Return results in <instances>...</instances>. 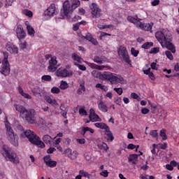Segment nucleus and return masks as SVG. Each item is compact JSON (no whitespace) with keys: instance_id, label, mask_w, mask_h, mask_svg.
I'll return each instance as SVG.
<instances>
[{"instance_id":"obj_1","label":"nucleus","mask_w":179,"mask_h":179,"mask_svg":"<svg viewBox=\"0 0 179 179\" xmlns=\"http://www.w3.org/2000/svg\"><path fill=\"white\" fill-rule=\"evenodd\" d=\"M14 107L16 111L20 113V115H24L27 122L32 124H37L36 110H34V109L27 110L24 106L18 104H15Z\"/></svg>"},{"instance_id":"obj_2","label":"nucleus","mask_w":179,"mask_h":179,"mask_svg":"<svg viewBox=\"0 0 179 179\" xmlns=\"http://www.w3.org/2000/svg\"><path fill=\"white\" fill-rule=\"evenodd\" d=\"M21 138H27L29 142L32 143V145H35L38 146V148H41V149H44L45 148V144L43 142L38 136L34 133V131L31 130H27L20 134Z\"/></svg>"},{"instance_id":"obj_3","label":"nucleus","mask_w":179,"mask_h":179,"mask_svg":"<svg viewBox=\"0 0 179 179\" xmlns=\"http://www.w3.org/2000/svg\"><path fill=\"white\" fill-rule=\"evenodd\" d=\"M80 5L79 0L65 1L63 3V13L67 19H71V15Z\"/></svg>"},{"instance_id":"obj_4","label":"nucleus","mask_w":179,"mask_h":179,"mask_svg":"<svg viewBox=\"0 0 179 179\" xmlns=\"http://www.w3.org/2000/svg\"><path fill=\"white\" fill-rule=\"evenodd\" d=\"M5 125L6 128L7 138L10 143L13 145V146H19V137L17 136V134H15L13 129L10 127V124L6 122Z\"/></svg>"},{"instance_id":"obj_5","label":"nucleus","mask_w":179,"mask_h":179,"mask_svg":"<svg viewBox=\"0 0 179 179\" xmlns=\"http://www.w3.org/2000/svg\"><path fill=\"white\" fill-rule=\"evenodd\" d=\"M3 57H4L0 69V73L4 76H9V74L10 73V64H9V61L8 60L9 53L7 52H3Z\"/></svg>"},{"instance_id":"obj_6","label":"nucleus","mask_w":179,"mask_h":179,"mask_svg":"<svg viewBox=\"0 0 179 179\" xmlns=\"http://www.w3.org/2000/svg\"><path fill=\"white\" fill-rule=\"evenodd\" d=\"M2 154L4 157L8 159V161L13 163V164H19V157L14 151L3 148Z\"/></svg>"},{"instance_id":"obj_7","label":"nucleus","mask_w":179,"mask_h":179,"mask_svg":"<svg viewBox=\"0 0 179 179\" xmlns=\"http://www.w3.org/2000/svg\"><path fill=\"white\" fill-rule=\"evenodd\" d=\"M101 77L103 78V79H105V80H109L111 85L118 84V75H116L108 71H105L101 75Z\"/></svg>"},{"instance_id":"obj_8","label":"nucleus","mask_w":179,"mask_h":179,"mask_svg":"<svg viewBox=\"0 0 179 179\" xmlns=\"http://www.w3.org/2000/svg\"><path fill=\"white\" fill-rule=\"evenodd\" d=\"M118 55L124 61L129 65H131V59H129V55L128 54V50H127V48L125 46H120L118 48Z\"/></svg>"},{"instance_id":"obj_9","label":"nucleus","mask_w":179,"mask_h":179,"mask_svg":"<svg viewBox=\"0 0 179 179\" xmlns=\"http://www.w3.org/2000/svg\"><path fill=\"white\" fill-rule=\"evenodd\" d=\"M57 76L59 78H69L73 76V72L72 71H68L66 69L60 68L57 70Z\"/></svg>"},{"instance_id":"obj_10","label":"nucleus","mask_w":179,"mask_h":179,"mask_svg":"<svg viewBox=\"0 0 179 179\" xmlns=\"http://www.w3.org/2000/svg\"><path fill=\"white\" fill-rule=\"evenodd\" d=\"M89 119L90 120L86 122L87 124H89L90 121L92 122H97L101 121V118H100L99 115L96 114V111L93 108L90 110Z\"/></svg>"},{"instance_id":"obj_11","label":"nucleus","mask_w":179,"mask_h":179,"mask_svg":"<svg viewBox=\"0 0 179 179\" xmlns=\"http://www.w3.org/2000/svg\"><path fill=\"white\" fill-rule=\"evenodd\" d=\"M91 13L94 19L100 17V16H101V9L99 8V6H97V4L93 3L91 6Z\"/></svg>"},{"instance_id":"obj_12","label":"nucleus","mask_w":179,"mask_h":179,"mask_svg":"<svg viewBox=\"0 0 179 179\" xmlns=\"http://www.w3.org/2000/svg\"><path fill=\"white\" fill-rule=\"evenodd\" d=\"M55 15H57V7H55V4L52 3L44 12V16H48V17H52V16Z\"/></svg>"},{"instance_id":"obj_13","label":"nucleus","mask_w":179,"mask_h":179,"mask_svg":"<svg viewBox=\"0 0 179 179\" xmlns=\"http://www.w3.org/2000/svg\"><path fill=\"white\" fill-rule=\"evenodd\" d=\"M31 92L34 96H38L39 97H45V94H47L45 90L40 87H35Z\"/></svg>"},{"instance_id":"obj_14","label":"nucleus","mask_w":179,"mask_h":179,"mask_svg":"<svg viewBox=\"0 0 179 179\" xmlns=\"http://www.w3.org/2000/svg\"><path fill=\"white\" fill-rule=\"evenodd\" d=\"M57 57H51L49 61V66L48 67V71L49 72H55L57 71Z\"/></svg>"},{"instance_id":"obj_15","label":"nucleus","mask_w":179,"mask_h":179,"mask_svg":"<svg viewBox=\"0 0 179 179\" xmlns=\"http://www.w3.org/2000/svg\"><path fill=\"white\" fill-rule=\"evenodd\" d=\"M155 37L157 40H158L159 43H160L161 45L162 46H163V44H164L165 41H167L166 36H164V34L162 31H157L155 33Z\"/></svg>"},{"instance_id":"obj_16","label":"nucleus","mask_w":179,"mask_h":179,"mask_svg":"<svg viewBox=\"0 0 179 179\" xmlns=\"http://www.w3.org/2000/svg\"><path fill=\"white\" fill-rule=\"evenodd\" d=\"M6 48L7 51H9L10 54H13L14 55H16L17 54V47L16 45H13V43L8 42L6 45Z\"/></svg>"},{"instance_id":"obj_17","label":"nucleus","mask_w":179,"mask_h":179,"mask_svg":"<svg viewBox=\"0 0 179 179\" xmlns=\"http://www.w3.org/2000/svg\"><path fill=\"white\" fill-rule=\"evenodd\" d=\"M94 62H96V64H98L99 65H101L107 61V58L106 56L101 55V56H94L93 58Z\"/></svg>"},{"instance_id":"obj_18","label":"nucleus","mask_w":179,"mask_h":179,"mask_svg":"<svg viewBox=\"0 0 179 179\" xmlns=\"http://www.w3.org/2000/svg\"><path fill=\"white\" fill-rule=\"evenodd\" d=\"M164 48H167V50H169L171 51L173 54H176V47H174V45L171 43V42L166 41L163 43V45H162Z\"/></svg>"},{"instance_id":"obj_19","label":"nucleus","mask_w":179,"mask_h":179,"mask_svg":"<svg viewBox=\"0 0 179 179\" xmlns=\"http://www.w3.org/2000/svg\"><path fill=\"white\" fill-rule=\"evenodd\" d=\"M139 27L142 29V30H145V31H150L152 33V27H153V23H142L140 22Z\"/></svg>"},{"instance_id":"obj_20","label":"nucleus","mask_w":179,"mask_h":179,"mask_svg":"<svg viewBox=\"0 0 179 179\" xmlns=\"http://www.w3.org/2000/svg\"><path fill=\"white\" fill-rule=\"evenodd\" d=\"M16 34L17 38L20 40H23V38L26 37V32H24L23 28L17 27L16 29Z\"/></svg>"},{"instance_id":"obj_21","label":"nucleus","mask_w":179,"mask_h":179,"mask_svg":"<svg viewBox=\"0 0 179 179\" xmlns=\"http://www.w3.org/2000/svg\"><path fill=\"white\" fill-rule=\"evenodd\" d=\"M98 108L102 113H107L108 111V107H107V105L101 100L98 101Z\"/></svg>"},{"instance_id":"obj_22","label":"nucleus","mask_w":179,"mask_h":179,"mask_svg":"<svg viewBox=\"0 0 179 179\" xmlns=\"http://www.w3.org/2000/svg\"><path fill=\"white\" fill-rule=\"evenodd\" d=\"M60 114L62 115V117H64V118H68L67 114H68V111L69 109L67 107L65 106V105L64 103H62L60 105Z\"/></svg>"},{"instance_id":"obj_23","label":"nucleus","mask_w":179,"mask_h":179,"mask_svg":"<svg viewBox=\"0 0 179 179\" xmlns=\"http://www.w3.org/2000/svg\"><path fill=\"white\" fill-rule=\"evenodd\" d=\"M85 40H87V41H90V43H92V44H94V45H97L99 44V42H97V40L94 39L92 34L87 33L85 38Z\"/></svg>"},{"instance_id":"obj_24","label":"nucleus","mask_w":179,"mask_h":179,"mask_svg":"<svg viewBox=\"0 0 179 179\" xmlns=\"http://www.w3.org/2000/svg\"><path fill=\"white\" fill-rule=\"evenodd\" d=\"M46 103L51 104V106H58V102H57L56 99H51L50 96H48L47 94L43 96Z\"/></svg>"},{"instance_id":"obj_25","label":"nucleus","mask_w":179,"mask_h":179,"mask_svg":"<svg viewBox=\"0 0 179 179\" xmlns=\"http://www.w3.org/2000/svg\"><path fill=\"white\" fill-rule=\"evenodd\" d=\"M25 25L27 26V30L29 36H31V37H34L36 31H34L33 27L29 24V22H26Z\"/></svg>"},{"instance_id":"obj_26","label":"nucleus","mask_w":179,"mask_h":179,"mask_svg":"<svg viewBox=\"0 0 179 179\" xmlns=\"http://www.w3.org/2000/svg\"><path fill=\"white\" fill-rule=\"evenodd\" d=\"M65 153L66 155L67 153H69V155H67L68 157H69L70 159H71V160H75V159H76L78 157V155L76 154V151H73L71 149H67L65 150Z\"/></svg>"},{"instance_id":"obj_27","label":"nucleus","mask_w":179,"mask_h":179,"mask_svg":"<svg viewBox=\"0 0 179 179\" xmlns=\"http://www.w3.org/2000/svg\"><path fill=\"white\" fill-rule=\"evenodd\" d=\"M128 160L129 162L132 163V164H136V163H138V155H130L129 157H128Z\"/></svg>"},{"instance_id":"obj_28","label":"nucleus","mask_w":179,"mask_h":179,"mask_svg":"<svg viewBox=\"0 0 179 179\" xmlns=\"http://www.w3.org/2000/svg\"><path fill=\"white\" fill-rule=\"evenodd\" d=\"M83 92H86V87H85V81L80 83V88L77 90V94L80 96Z\"/></svg>"},{"instance_id":"obj_29","label":"nucleus","mask_w":179,"mask_h":179,"mask_svg":"<svg viewBox=\"0 0 179 179\" xmlns=\"http://www.w3.org/2000/svg\"><path fill=\"white\" fill-rule=\"evenodd\" d=\"M127 20L128 22L134 23V24H136V23H141V18H138V17H134L133 16L129 15L127 16Z\"/></svg>"},{"instance_id":"obj_30","label":"nucleus","mask_w":179,"mask_h":179,"mask_svg":"<svg viewBox=\"0 0 179 179\" xmlns=\"http://www.w3.org/2000/svg\"><path fill=\"white\" fill-rule=\"evenodd\" d=\"M42 139L46 145H51V142H52V137L48 134L44 135Z\"/></svg>"},{"instance_id":"obj_31","label":"nucleus","mask_w":179,"mask_h":179,"mask_svg":"<svg viewBox=\"0 0 179 179\" xmlns=\"http://www.w3.org/2000/svg\"><path fill=\"white\" fill-rule=\"evenodd\" d=\"M94 127L96 128H100V129H105V131H108V126L106 123H100V122H96L94 123Z\"/></svg>"},{"instance_id":"obj_32","label":"nucleus","mask_w":179,"mask_h":179,"mask_svg":"<svg viewBox=\"0 0 179 179\" xmlns=\"http://www.w3.org/2000/svg\"><path fill=\"white\" fill-rule=\"evenodd\" d=\"M98 149H100V150H105V152H107L108 150V145H107V143L102 142L97 145Z\"/></svg>"},{"instance_id":"obj_33","label":"nucleus","mask_w":179,"mask_h":179,"mask_svg":"<svg viewBox=\"0 0 179 179\" xmlns=\"http://www.w3.org/2000/svg\"><path fill=\"white\" fill-rule=\"evenodd\" d=\"M105 135L108 137V141H110V142H113L114 141V136L113 135V133L111 131H110V127L108 128V130H106Z\"/></svg>"},{"instance_id":"obj_34","label":"nucleus","mask_w":179,"mask_h":179,"mask_svg":"<svg viewBox=\"0 0 179 179\" xmlns=\"http://www.w3.org/2000/svg\"><path fill=\"white\" fill-rule=\"evenodd\" d=\"M69 87V85L66 81L62 80L59 85L61 90H66Z\"/></svg>"},{"instance_id":"obj_35","label":"nucleus","mask_w":179,"mask_h":179,"mask_svg":"<svg viewBox=\"0 0 179 179\" xmlns=\"http://www.w3.org/2000/svg\"><path fill=\"white\" fill-rule=\"evenodd\" d=\"M71 57L73 59V61H76L79 64H82V61H83V59H82V57H80V56L78 55V54L76 53H73Z\"/></svg>"},{"instance_id":"obj_36","label":"nucleus","mask_w":179,"mask_h":179,"mask_svg":"<svg viewBox=\"0 0 179 179\" xmlns=\"http://www.w3.org/2000/svg\"><path fill=\"white\" fill-rule=\"evenodd\" d=\"M22 13L28 17H33V12L29 9L22 10Z\"/></svg>"},{"instance_id":"obj_37","label":"nucleus","mask_w":179,"mask_h":179,"mask_svg":"<svg viewBox=\"0 0 179 179\" xmlns=\"http://www.w3.org/2000/svg\"><path fill=\"white\" fill-rule=\"evenodd\" d=\"M142 48H144V50H149L151 47H153V43L152 42H146L144 44L142 45Z\"/></svg>"},{"instance_id":"obj_38","label":"nucleus","mask_w":179,"mask_h":179,"mask_svg":"<svg viewBox=\"0 0 179 179\" xmlns=\"http://www.w3.org/2000/svg\"><path fill=\"white\" fill-rule=\"evenodd\" d=\"M85 108H86L85 106H82V108L79 109L78 113L80 115H81V117H83L84 115H87V111Z\"/></svg>"},{"instance_id":"obj_39","label":"nucleus","mask_w":179,"mask_h":179,"mask_svg":"<svg viewBox=\"0 0 179 179\" xmlns=\"http://www.w3.org/2000/svg\"><path fill=\"white\" fill-rule=\"evenodd\" d=\"M96 87L97 89H101V90H103L104 92H107L108 90V87L106 85H103L102 84H100V83H97L96 85Z\"/></svg>"},{"instance_id":"obj_40","label":"nucleus","mask_w":179,"mask_h":179,"mask_svg":"<svg viewBox=\"0 0 179 179\" xmlns=\"http://www.w3.org/2000/svg\"><path fill=\"white\" fill-rule=\"evenodd\" d=\"M130 97H131V99H134V100H137V101H141V96H139V95H138V94H136V92H131L130 94Z\"/></svg>"},{"instance_id":"obj_41","label":"nucleus","mask_w":179,"mask_h":179,"mask_svg":"<svg viewBox=\"0 0 179 179\" xmlns=\"http://www.w3.org/2000/svg\"><path fill=\"white\" fill-rule=\"evenodd\" d=\"M79 174L81 175V177H86L87 178H90V173H89L83 170L80 171Z\"/></svg>"},{"instance_id":"obj_42","label":"nucleus","mask_w":179,"mask_h":179,"mask_svg":"<svg viewBox=\"0 0 179 179\" xmlns=\"http://www.w3.org/2000/svg\"><path fill=\"white\" fill-rule=\"evenodd\" d=\"M160 136L162 138V141H166L167 134H166V130L162 129L160 131Z\"/></svg>"},{"instance_id":"obj_43","label":"nucleus","mask_w":179,"mask_h":179,"mask_svg":"<svg viewBox=\"0 0 179 179\" xmlns=\"http://www.w3.org/2000/svg\"><path fill=\"white\" fill-rule=\"evenodd\" d=\"M46 166H48V167H51V168H54L57 166V161H52V159H50V161H49V162H48V164H46Z\"/></svg>"},{"instance_id":"obj_44","label":"nucleus","mask_w":179,"mask_h":179,"mask_svg":"<svg viewBox=\"0 0 179 179\" xmlns=\"http://www.w3.org/2000/svg\"><path fill=\"white\" fill-rule=\"evenodd\" d=\"M60 92H61V90H59V88L57 87H53L51 89V93H52L53 94H59Z\"/></svg>"},{"instance_id":"obj_45","label":"nucleus","mask_w":179,"mask_h":179,"mask_svg":"<svg viewBox=\"0 0 179 179\" xmlns=\"http://www.w3.org/2000/svg\"><path fill=\"white\" fill-rule=\"evenodd\" d=\"M117 83H120L121 85H125L126 81L122 76L118 75L117 76Z\"/></svg>"},{"instance_id":"obj_46","label":"nucleus","mask_w":179,"mask_h":179,"mask_svg":"<svg viewBox=\"0 0 179 179\" xmlns=\"http://www.w3.org/2000/svg\"><path fill=\"white\" fill-rule=\"evenodd\" d=\"M165 55L166 56V57L170 59L171 61H173V59H174V57H173V54H171V52L166 50L165 52Z\"/></svg>"},{"instance_id":"obj_47","label":"nucleus","mask_w":179,"mask_h":179,"mask_svg":"<svg viewBox=\"0 0 179 179\" xmlns=\"http://www.w3.org/2000/svg\"><path fill=\"white\" fill-rule=\"evenodd\" d=\"M150 135L152 138H158L159 134L157 133V130H152L150 131Z\"/></svg>"},{"instance_id":"obj_48","label":"nucleus","mask_w":179,"mask_h":179,"mask_svg":"<svg viewBox=\"0 0 179 179\" xmlns=\"http://www.w3.org/2000/svg\"><path fill=\"white\" fill-rule=\"evenodd\" d=\"M42 80H45V82H50L51 81V76L49 75H44L41 78Z\"/></svg>"},{"instance_id":"obj_49","label":"nucleus","mask_w":179,"mask_h":179,"mask_svg":"<svg viewBox=\"0 0 179 179\" xmlns=\"http://www.w3.org/2000/svg\"><path fill=\"white\" fill-rule=\"evenodd\" d=\"M157 146H159V149H162L163 150H166L167 149V143H159Z\"/></svg>"},{"instance_id":"obj_50","label":"nucleus","mask_w":179,"mask_h":179,"mask_svg":"<svg viewBox=\"0 0 179 179\" xmlns=\"http://www.w3.org/2000/svg\"><path fill=\"white\" fill-rule=\"evenodd\" d=\"M12 3H13V0H6L5 8H9V6H12Z\"/></svg>"},{"instance_id":"obj_51","label":"nucleus","mask_w":179,"mask_h":179,"mask_svg":"<svg viewBox=\"0 0 179 179\" xmlns=\"http://www.w3.org/2000/svg\"><path fill=\"white\" fill-rule=\"evenodd\" d=\"M51 160V156L50 155H46L43 157V161L45 163V164H48Z\"/></svg>"},{"instance_id":"obj_52","label":"nucleus","mask_w":179,"mask_h":179,"mask_svg":"<svg viewBox=\"0 0 179 179\" xmlns=\"http://www.w3.org/2000/svg\"><path fill=\"white\" fill-rule=\"evenodd\" d=\"M113 90L115 92H116V93H117V94H119V96H121V94H122V93H123L122 88H121V87H120V88L115 87L113 89Z\"/></svg>"},{"instance_id":"obj_53","label":"nucleus","mask_w":179,"mask_h":179,"mask_svg":"<svg viewBox=\"0 0 179 179\" xmlns=\"http://www.w3.org/2000/svg\"><path fill=\"white\" fill-rule=\"evenodd\" d=\"M131 55L136 57L139 54V50H135V48H131Z\"/></svg>"},{"instance_id":"obj_54","label":"nucleus","mask_w":179,"mask_h":179,"mask_svg":"<svg viewBox=\"0 0 179 179\" xmlns=\"http://www.w3.org/2000/svg\"><path fill=\"white\" fill-rule=\"evenodd\" d=\"M80 26V23H79V22H78V23H76V24H74L73 25V30L74 31H78V30H79Z\"/></svg>"},{"instance_id":"obj_55","label":"nucleus","mask_w":179,"mask_h":179,"mask_svg":"<svg viewBox=\"0 0 179 179\" xmlns=\"http://www.w3.org/2000/svg\"><path fill=\"white\" fill-rule=\"evenodd\" d=\"M159 48H153L150 51V54H157V52H159Z\"/></svg>"},{"instance_id":"obj_56","label":"nucleus","mask_w":179,"mask_h":179,"mask_svg":"<svg viewBox=\"0 0 179 179\" xmlns=\"http://www.w3.org/2000/svg\"><path fill=\"white\" fill-rule=\"evenodd\" d=\"M84 157L87 162H89L90 159H92V155L90 154V152H85L84 154Z\"/></svg>"},{"instance_id":"obj_57","label":"nucleus","mask_w":179,"mask_h":179,"mask_svg":"<svg viewBox=\"0 0 179 179\" xmlns=\"http://www.w3.org/2000/svg\"><path fill=\"white\" fill-rule=\"evenodd\" d=\"M20 50H26V48H27V43L24 42L22 43H20Z\"/></svg>"},{"instance_id":"obj_58","label":"nucleus","mask_w":179,"mask_h":179,"mask_svg":"<svg viewBox=\"0 0 179 179\" xmlns=\"http://www.w3.org/2000/svg\"><path fill=\"white\" fill-rule=\"evenodd\" d=\"M149 113H150V110L148 108H143L141 109V113L144 115L149 114Z\"/></svg>"},{"instance_id":"obj_59","label":"nucleus","mask_w":179,"mask_h":179,"mask_svg":"<svg viewBox=\"0 0 179 179\" xmlns=\"http://www.w3.org/2000/svg\"><path fill=\"white\" fill-rule=\"evenodd\" d=\"M74 65H76L77 66H78L79 69H80L81 71H86V66H85L82 64L75 63Z\"/></svg>"},{"instance_id":"obj_60","label":"nucleus","mask_w":179,"mask_h":179,"mask_svg":"<svg viewBox=\"0 0 179 179\" xmlns=\"http://www.w3.org/2000/svg\"><path fill=\"white\" fill-rule=\"evenodd\" d=\"M21 96H22L25 99H28V100H31V96H30V94H29L28 93L24 92Z\"/></svg>"},{"instance_id":"obj_61","label":"nucleus","mask_w":179,"mask_h":179,"mask_svg":"<svg viewBox=\"0 0 179 179\" xmlns=\"http://www.w3.org/2000/svg\"><path fill=\"white\" fill-rule=\"evenodd\" d=\"M55 150H57V149H55V148H50L49 149L47 150V153L48 155H51V154L54 153V152H55Z\"/></svg>"},{"instance_id":"obj_62","label":"nucleus","mask_w":179,"mask_h":179,"mask_svg":"<svg viewBox=\"0 0 179 179\" xmlns=\"http://www.w3.org/2000/svg\"><path fill=\"white\" fill-rule=\"evenodd\" d=\"M100 176H102V177H108V171L104 170L100 173Z\"/></svg>"},{"instance_id":"obj_63","label":"nucleus","mask_w":179,"mask_h":179,"mask_svg":"<svg viewBox=\"0 0 179 179\" xmlns=\"http://www.w3.org/2000/svg\"><path fill=\"white\" fill-rule=\"evenodd\" d=\"M98 27L101 30H104V29H110V25H101V24H99V25H98Z\"/></svg>"},{"instance_id":"obj_64","label":"nucleus","mask_w":179,"mask_h":179,"mask_svg":"<svg viewBox=\"0 0 179 179\" xmlns=\"http://www.w3.org/2000/svg\"><path fill=\"white\" fill-rule=\"evenodd\" d=\"M150 66L151 69H154L155 71H157V64L156 62H152Z\"/></svg>"}]
</instances>
